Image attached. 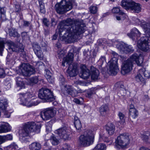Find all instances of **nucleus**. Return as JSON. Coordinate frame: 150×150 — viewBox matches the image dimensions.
Returning <instances> with one entry per match:
<instances>
[{
	"mask_svg": "<svg viewBox=\"0 0 150 150\" xmlns=\"http://www.w3.org/2000/svg\"><path fill=\"white\" fill-rule=\"evenodd\" d=\"M18 148V146L16 144L13 143L8 146L6 150H17Z\"/></svg>",
	"mask_w": 150,
	"mask_h": 150,
	"instance_id": "a19ab883",
	"label": "nucleus"
},
{
	"mask_svg": "<svg viewBox=\"0 0 150 150\" xmlns=\"http://www.w3.org/2000/svg\"><path fill=\"white\" fill-rule=\"evenodd\" d=\"M141 138L145 142H148L149 138H150V135L149 137L146 135L142 134L141 135Z\"/></svg>",
	"mask_w": 150,
	"mask_h": 150,
	"instance_id": "5fc2aeb1",
	"label": "nucleus"
},
{
	"mask_svg": "<svg viewBox=\"0 0 150 150\" xmlns=\"http://www.w3.org/2000/svg\"><path fill=\"white\" fill-rule=\"evenodd\" d=\"M138 112V111L136 109H132L129 111V117L131 120V119H134L137 117Z\"/></svg>",
	"mask_w": 150,
	"mask_h": 150,
	"instance_id": "7c9ffc66",
	"label": "nucleus"
},
{
	"mask_svg": "<svg viewBox=\"0 0 150 150\" xmlns=\"http://www.w3.org/2000/svg\"><path fill=\"white\" fill-rule=\"evenodd\" d=\"M90 75V73L89 70H86L84 71H81L79 74L80 76L83 79H87L88 78Z\"/></svg>",
	"mask_w": 150,
	"mask_h": 150,
	"instance_id": "473e14b6",
	"label": "nucleus"
},
{
	"mask_svg": "<svg viewBox=\"0 0 150 150\" xmlns=\"http://www.w3.org/2000/svg\"><path fill=\"white\" fill-rule=\"evenodd\" d=\"M112 12L113 13H119L120 16H116V18L117 20H122L126 18V14L122 11H121L118 7H115L113 8Z\"/></svg>",
	"mask_w": 150,
	"mask_h": 150,
	"instance_id": "aec40b11",
	"label": "nucleus"
},
{
	"mask_svg": "<svg viewBox=\"0 0 150 150\" xmlns=\"http://www.w3.org/2000/svg\"><path fill=\"white\" fill-rule=\"evenodd\" d=\"M141 33L136 28H132L130 33H128L127 35L132 40L137 39V38L139 37Z\"/></svg>",
	"mask_w": 150,
	"mask_h": 150,
	"instance_id": "412c9836",
	"label": "nucleus"
},
{
	"mask_svg": "<svg viewBox=\"0 0 150 150\" xmlns=\"http://www.w3.org/2000/svg\"><path fill=\"white\" fill-rule=\"evenodd\" d=\"M82 92V90H79V92H78L71 86L66 85L64 86V88L62 89L61 93L65 96L70 95L72 97H75L77 96L79 93Z\"/></svg>",
	"mask_w": 150,
	"mask_h": 150,
	"instance_id": "ddd939ff",
	"label": "nucleus"
},
{
	"mask_svg": "<svg viewBox=\"0 0 150 150\" xmlns=\"http://www.w3.org/2000/svg\"><path fill=\"white\" fill-rule=\"evenodd\" d=\"M38 97L45 102H50L54 101L55 98L53 93L47 88H42L38 92Z\"/></svg>",
	"mask_w": 150,
	"mask_h": 150,
	"instance_id": "423d86ee",
	"label": "nucleus"
},
{
	"mask_svg": "<svg viewBox=\"0 0 150 150\" xmlns=\"http://www.w3.org/2000/svg\"><path fill=\"white\" fill-rule=\"evenodd\" d=\"M6 74L3 68H0V78H3L5 77Z\"/></svg>",
	"mask_w": 150,
	"mask_h": 150,
	"instance_id": "4d7b16f0",
	"label": "nucleus"
},
{
	"mask_svg": "<svg viewBox=\"0 0 150 150\" xmlns=\"http://www.w3.org/2000/svg\"><path fill=\"white\" fill-rule=\"evenodd\" d=\"M20 70L22 74L25 76H30L34 74L35 72V69L28 64H23L20 67Z\"/></svg>",
	"mask_w": 150,
	"mask_h": 150,
	"instance_id": "4468645a",
	"label": "nucleus"
},
{
	"mask_svg": "<svg viewBox=\"0 0 150 150\" xmlns=\"http://www.w3.org/2000/svg\"><path fill=\"white\" fill-rule=\"evenodd\" d=\"M42 22L44 25L46 27H48L50 25L49 20L46 18L42 19Z\"/></svg>",
	"mask_w": 150,
	"mask_h": 150,
	"instance_id": "6e6d98bb",
	"label": "nucleus"
},
{
	"mask_svg": "<svg viewBox=\"0 0 150 150\" xmlns=\"http://www.w3.org/2000/svg\"><path fill=\"white\" fill-rule=\"evenodd\" d=\"M38 81V76H35L31 77L30 79V83L33 84L37 83Z\"/></svg>",
	"mask_w": 150,
	"mask_h": 150,
	"instance_id": "37998d69",
	"label": "nucleus"
},
{
	"mask_svg": "<svg viewBox=\"0 0 150 150\" xmlns=\"http://www.w3.org/2000/svg\"><path fill=\"white\" fill-rule=\"evenodd\" d=\"M9 50L13 52H15L17 51L18 47L12 41H10L8 42Z\"/></svg>",
	"mask_w": 150,
	"mask_h": 150,
	"instance_id": "72a5a7b5",
	"label": "nucleus"
},
{
	"mask_svg": "<svg viewBox=\"0 0 150 150\" xmlns=\"http://www.w3.org/2000/svg\"><path fill=\"white\" fill-rule=\"evenodd\" d=\"M135 78L136 80L138 82H141L142 83H145V79L143 78L140 74H138L136 76Z\"/></svg>",
	"mask_w": 150,
	"mask_h": 150,
	"instance_id": "ea45409f",
	"label": "nucleus"
},
{
	"mask_svg": "<svg viewBox=\"0 0 150 150\" xmlns=\"http://www.w3.org/2000/svg\"><path fill=\"white\" fill-rule=\"evenodd\" d=\"M41 147V144L37 142H33L29 145L30 150H40Z\"/></svg>",
	"mask_w": 150,
	"mask_h": 150,
	"instance_id": "bb28decb",
	"label": "nucleus"
},
{
	"mask_svg": "<svg viewBox=\"0 0 150 150\" xmlns=\"http://www.w3.org/2000/svg\"><path fill=\"white\" fill-rule=\"evenodd\" d=\"M6 10L5 9L4 7L1 8H0V14H4L6 13Z\"/></svg>",
	"mask_w": 150,
	"mask_h": 150,
	"instance_id": "69168bd1",
	"label": "nucleus"
},
{
	"mask_svg": "<svg viewBox=\"0 0 150 150\" xmlns=\"http://www.w3.org/2000/svg\"><path fill=\"white\" fill-rule=\"evenodd\" d=\"M4 142L7 140H11L12 139V136L10 134H7L5 136H3Z\"/></svg>",
	"mask_w": 150,
	"mask_h": 150,
	"instance_id": "864d4df0",
	"label": "nucleus"
},
{
	"mask_svg": "<svg viewBox=\"0 0 150 150\" xmlns=\"http://www.w3.org/2000/svg\"><path fill=\"white\" fill-rule=\"evenodd\" d=\"M11 129V127L8 123H4L0 126V133L9 132Z\"/></svg>",
	"mask_w": 150,
	"mask_h": 150,
	"instance_id": "b1692460",
	"label": "nucleus"
},
{
	"mask_svg": "<svg viewBox=\"0 0 150 150\" xmlns=\"http://www.w3.org/2000/svg\"><path fill=\"white\" fill-rule=\"evenodd\" d=\"M1 44H0V55L1 56L3 55V52L4 50V43L1 42Z\"/></svg>",
	"mask_w": 150,
	"mask_h": 150,
	"instance_id": "13d9d810",
	"label": "nucleus"
},
{
	"mask_svg": "<svg viewBox=\"0 0 150 150\" xmlns=\"http://www.w3.org/2000/svg\"><path fill=\"white\" fill-rule=\"evenodd\" d=\"M85 25L77 20L73 22L71 19L68 18L64 20L60 24L59 33L62 35L70 42H74L78 38V36L85 31Z\"/></svg>",
	"mask_w": 150,
	"mask_h": 150,
	"instance_id": "f257e3e1",
	"label": "nucleus"
},
{
	"mask_svg": "<svg viewBox=\"0 0 150 150\" xmlns=\"http://www.w3.org/2000/svg\"><path fill=\"white\" fill-rule=\"evenodd\" d=\"M139 150H150V149H149L147 147L142 146L139 148Z\"/></svg>",
	"mask_w": 150,
	"mask_h": 150,
	"instance_id": "774afa93",
	"label": "nucleus"
},
{
	"mask_svg": "<svg viewBox=\"0 0 150 150\" xmlns=\"http://www.w3.org/2000/svg\"><path fill=\"white\" fill-rule=\"evenodd\" d=\"M21 9L20 6L19 5H15V11L16 12H19L21 11Z\"/></svg>",
	"mask_w": 150,
	"mask_h": 150,
	"instance_id": "052dcab7",
	"label": "nucleus"
},
{
	"mask_svg": "<svg viewBox=\"0 0 150 150\" xmlns=\"http://www.w3.org/2000/svg\"><path fill=\"white\" fill-rule=\"evenodd\" d=\"M33 48L35 53L41 50L39 45L36 43L33 44Z\"/></svg>",
	"mask_w": 150,
	"mask_h": 150,
	"instance_id": "c03bdc74",
	"label": "nucleus"
},
{
	"mask_svg": "<svg viewBox=\"0 0 150 150\" xmlns=\"http://www.w3.org/2000/svg\"><path fill=\"white\" fill-rule=\"evenodd\" d=\"M144 76L147 78H149L150 77V72L148 71L145 70L144 72Z\"/></svg>",
	"mask_w": 150,
	"mask_h": 150,
	"instance_id": "bf43d9fd",
	"label": "nucleus"
},
{
	"mask_svg": "<svg viewBox=\"0 0 150 150\" xmlns=\"http://www.w3.org/2000/svg\"><path fill=\"white\" fill-rule=\"evenodd\" d=\"M91 77L93 80H96L98 78L99 72L98 70L94 68L93 67H91Z\"/></svg>",
	"mask_w": 150,
	"mask_h": 150,
	"instance_id": "393cba45",
	"label": "nucleus"
},
{
	"mask_svg": "<svg viewBox=\"0 0 150 150\" xmlns=\"http://www.w3.org/2000/svg\"><path fill=\"white\" fill-rule=\"evenodd\" d=\"M121 50L126 54L131 53L134 52V49L131 45L127 44H122L120 45Z\"/></svg>",
	"mask_w": 150,
	"mask_h": 150,
	"instance_id": "4be33fe9",
	"label": "nucleus"
},
{
	"mask_svg": "<svg viewBox=\"0 0 150 150\" xmlns=\"http://www.w3.org/2000/svg\"><path fill=\"white\" fill-rule=\"evenodd\" d=\"M80 68L81 69V72L85 70H88L86 68V66L85 65H81L80 67Z\"/></svg>",
	"mask_w": 150,
	"mask_h": 150,
	"instance_id": "0e129e2a",
	"label": "nucleus"
},
{
	"mask_svg": "<svg viewBox=\"0 0 150 150\" xmlns=\"http://www.w3.org/2000/svg\"><path fill=\"white\" fill-rule=\"evenodd\" d=\"M50 140L51 143L53 145H57L59 143V140L53 134H52L51 136Z\"/></svg>",
	"mask_w": 150,
	"mask_h": 150,
	"instance_id": "e433bc0d",
	"label": "nucleus"
},
{
	"mask_svg": "<svg viewBox=\"0 0 150 150\" xmlns=\"http://www.w3.org/2000/svg\"><path fill=\"white\" fill-rule=\"evenodd\" d=\"M74 1L71 0H62L59 4H56L55 6L57 13L63 14L71 10Z\"/></svg>",
	"mask_w": 150,
	"mask_h": 150,
	"instance_id": "20e7f679",
	"label": "nucleus"
},
{
	"mask_svg": "<svg viewBox=\"0 0 150 150\" xmlns=\"http://www.w3.org/2000/svg\"><path fill=\"white\" fill-rule=\"evenodd\" d=\"M74 52V49H71L67 55L63 59L62 62V65L63 66H65V64H69L70 63L72 62L74 59V54L73 52Z\"/></svg>",
	"mask_w": 150,
	"mask_h": 150,
	"instance_id": "6ab92c4d",
	"label": "nucleus"
},
{
	"mask_svg": "<svg viewBox=\"0 0 150 150\" xmlns=\"http://www.w3.org/2000/svg\"><path fill=\"white\" fill-rule=\"evenodd\" d=\"M23 26L25 27H29L31 28L32 27V25L30 22L23 20Z\"/></svg>",
	"mask_w": 150,
	"mask_h": 150,
	"instance_id": "3c124183",
	"label": "nucleus"
},
{
	"mask_svg": "<svg viewBox=\"0 0 150 150\" xmlns=\"http://www.w3.org/2000/svg\"><path fill=\"white\" fill-rule=\"evenodd\" d=\"M0 18L2 21H5L6 19L5 13L1 14Z\"/></svg>",
	"mask_w": 150,
	"mask_h": 150,
	"instance_id": "e2e57ef3",
	"label": "nucleus"
},
{
	"mask_svg": "<svg viewBox=\"0 0 150 150\" xmlns=\"http://www.w3.org/2000/svg\"><path fill=\"white\" fill-rule=\"evenodd\" d=\"M18 49H17V51H16V52H18L22 54L23 57L26 55V52L24 51V47L23 46L21 47H18Z\"/></svg>",
	"mask_w": 150,
	"mask_h": 150,
	"instance_id": "de8ad7c7",
	"label": "nucleus"
},
{
	"mask_svg": "<svg viewBox=\"0 0 150 150\" xmlns=\"http://www.w3.org/2000/svg\"><path fill=\"white\" fill-rule=\"evenodd\" d=\"M56 111L52 107L44 109L41 112L40 116L43 120H49L55 115Z\"/></svg>",
	"mask_w": 150,
	"mask_h": 150,
	"instance_id": "9b49d317",
	"label": "nucleus"
},
{
	"mask_svg": "<svg viewBox=\"0 0 150 150\" xmlns=\"http://www.w3.org/2000/svg\"><path fill=\"white\" fill-rule=\"evenodd\" d=\"M74 124L77 130L79 132L82 127L79 118L76 116L74 117Z\"/></svg>",
	"mask_w": 150,
	"mask_h": 150,
	"instance_id": "cd10ccee",
	"label": "nucleus"
},
{
	"mask_svg": "<svg viewBox=\"0 0 150 150\" xmlns=\"http://www.w3.org/2000/svg\"><path fill=\"white\" fill-rule=\"evenodd\" d=\"M60 150H74L70 145L65 144L63 145V147Z\"/></svg>",
	"mask_w": 150,
	"mask_h": 150,
	"instance_id": "09e8293b",
	"label": "nucleus"
},
{
	"mask_svg": "<svg viewBox=\"0 0 150 150\" xmlns=\"http://www.w3.org/2000/svg\"><path fill=\"white\" fill-rule=\"evenodd\" d=\"M19 95L21 99L22 100H24V102L21 103L23 105L30 107L36 105L39 103V102L38 100H31L30 101H28V99L30 98V96L29 93H20Z\"/></svg>",
	"mask_w": 150,
	"mask_h": 150,
	"instance_id": "1a4fd4ad",
	"label": "nucleus"
},
{
	"mask_svg": "<svg viewBox=\"0 0 150 150\" xmlns=\"http://www.w3.org/2000/svg\"><path fill=\"white\" fill-rule=\"evenodd\" d=\"M35 53L39 59L40 60H42L43 59L44 55L41 50Z\"/></svg>",
	"mask_w": 150,
	"mask_h": 150,
	"instance_id": "a18cd8bd",
	"label": "nucleus"
},
{
	"mask_svg": "<svg viewBox=\"0 0 150 150\" xmlns=\"http://www.w3.org/2000/svg\"><path fill=\"white\" fill-rule=\"evenodd\" d=\"M8 32L10 36L14 37H18L20 36L17 30L13 28H11L8 30Z\"/></svg>",
	"mask_w": 150,
	"mask_h": 150,
	"instance_id": "c756f323",
	"label": "nucleus"
},
{
	"mask_svg": "<svg viewBox=\"0 0 150 150\" xmlns=\"http://www.w3.org/2000/svg\"><path fill=\"white\" fill-rule=\"evenodd\" d=\"M148 38L146 35V37L141 38L138 41V47L142 51L146 52L150 51V40Z\"/></svg>",
	"mask_w": 150,
	"mask_h": 150,
	"instance_id": "9d476101",
	"label": "nucleus"
},
{
	"mask_svg": "<svg viewBox=\"0 0 150 150\" xmlns=\"http://www.w3.org/2000/svg\"><path fill=\"white\" fill-rule=\"evenodd\" d=\"M121 6L125 9H130L135 13H139L142 10L140 4L135 3L133 0H122Z\"/></svg>",
	"mask_w": 150,
	"mask_h": 150,
	"instance_id": "39448f33",
	"label": "nucleus"
},
{
	"mask_svg": "<svg viewBox=\"0 0 150 150\" xmlns=\"http://www.w3.org/2000/svg\"><path fill=\"white\" fill-rule=\"evenodd\" d=\"M45 77L47 80L49 82H52L51 81V77L52 74L50 71L48 69H46L45 70Z\"/></svg>",
	"mask_w": 150,
	"mask_h": 150,
	"instance_id": "58836bf2",
	"label": "nucleus"
},
{
	"mask_svg": "<svg viewBox=\"0 0 150 150\" xmlns=\"http://www.w3.org/2000/svg\"><path fill=\"white\" fill-rule=\"evenodd\" d=\"M41 127L36 125L33 122H28L23 127H21L19 131V134L20 137H25L28 135L30 132H40Z\"/></svg>",
	"mask_w": 150,
	"mask_h": 150,
	"instance_id": "f03ea898",
	"label": "nucleus"
},
{
	"mask_svg": "<svg viewBox=\"0 0 150 150\" xmlns=\"http://www.w3.org/2000/svg\"><path fill=\"white\" fill-rule=\"evenodd\" d=\"M59 81L62 85H64L65 82V80L64 77L62 76H61L59 78Z\"/></svg>",
	"mask_w": 150,
	"mask_h": 150,
	"instance_id": "680f3d73",
	"label": "nucleus"
},
{
	"mask_svg": "<svg viewBox=\"0 0 150 150\" xmlns=\"http://www.w3.org/2000/svg\"><path fill=\"white\" fill-rule=\"evenodd\" d=\"M105 56H102L98 61V66L102 67L105 61Z\"/></svg>",
	"mask_w": 150,
	"mask_h": 150,
	"instance_id": "79ce46f5",
	"label": "nucleus"
},
{
	"mask_svg": "<svg viewBox=\"0 0 150 150\" xmlns=\"http://www.w3.org/2000/svg\"><path fill=\"white\" fill-rule=\"evenodd\" d=\"M39 3V6L40 8V12L43 13H45V8L44 4L43 3V0H38Z\"/></svg>",
	"mask_w": 150,
	"mask_h": 150,
	"instance_id": "c9c22d12",
	"label": "nucleus"
},
{
	"mask_svg": "<svg viewBox=\"0 0 150 150\" xmlns=\"http://www.w3.org/2000/svg\"><path fill=\"white\" fill-rule=\"evenodd\" d=\"M105 128L108 134L112 135L114 134L115 130V127L113 124L108 123L105 126Z\"/></svg>",
	"mask_w": 150,
	"mask_h": 150,
	"instance_id": "a878e982",
	"label": "nucleus"
},
{
	"mask_svg": "<svg viewBox=\"0 0 150 150\" xmlns=\"http://www.w3.org/2000/svg\"><path fill=\"white\" fill-rule=\"evenodd\" d=\"M77 64L76 63L70 64L67 69V73L70 77H74L76 76L78 73L77 69Z\"/></svg>",
	"mask_w": 150,
	"mask_h": 150,
	"instance_id": "a211bd4d",
	"label": "nucleus"
},
{
	"mask_svg": "<svg viewBox=\"0 0 150 150\" xmlns=\"http://www.w3.org/2000/svg\"><path fill=\"white\" fill-rule=\"evenodd\" d=\"M57 134L61 139L64 140L68 139L70 135V130L66 127H64L57 129L56 131Z\"/></svg>",
	"mask_w": 150,
	"mask_h": 150,
	"instance_id": "2eb2a0df",
	"label": "nucleus"
},
{
	"mask_svg": "<svg viewBox=\"0 0 150 150\" xmlns=\"http://www.w3.org/2000/svg\"><path fill=\"white\" fill-rule=\"evenodd\" d=\"M89 9L90 13L93 14L96 13L98 11V8L96 6H91Z\"/></svg>",
	"mask_w": 150,
	"mask_h": 150,
	"instance_id": "49530a36",
	"label": "nucleus"
},
{
	"mask_svg": "<svg viewBox=\"0 0 150 150\" xmlns=\"http://www.w3.org/2000/svg\"><path fill=\"white\" fill-rule=\"evenodd\" d=\"M115 86L116 87L118 88L119 92L121 93H122V95H124V94L126 93V90L124 86L122 83L121 82H118L115 84Z\"/></svg>",
	"mask_w": 150,
	"mask_h": 150,
	"instance_id": "c85d7f7f",
	"label": "nucleus"
},
{
	"mask_svg": "<svg viewBox=\"0 0 150 150\" xmlns=\"http://www.w3.org/2000/svg\"><path fill=\"white\" fill-rule=\"evenodd\" d=\"M16 85L18 87H20V89L24 88L25 85L21 79L19 77H17L15 79Z\"/></svg>",
	"mask_w": 150,
	"mask_h": 150,
	"instance_id": "f704fd0d",
	"label": "nucleus"
},
{
	"mask_svg": "<svg viewBox=\"0 0 150 150\" xmlns=\"http://www.w3.org/2000/svg\"><path fill=\"white\" fill-rule=\"evenodd\" d=\"M95 93V92L94 90V89L93 88H92L88 89L87 91V94L89 98H90L91 95Z\"/></svg>",
	"mask_w": 150,
	"mask_h": 150,
	"instance_id": "8fccbe9b",
	"label": "nucleus"
},
{
	"mask_svg": "<svg viewBox=\"0 0 150 150\" xmlns=\"http://www.w3.org/2000/svg\"><path fill=\"white\" fill-rule=\"evenodd\" d=\"M140 54L134 53L132 54L129 59L132 61V64L135 61L138 66L142 65L143 62V58L142 57L140 56Z\"/></svg>",
	"mask_w": 150,
	"mask_h": 150,
	"instance_id": "f3484780",
	"label": "nucleus"
},
{
	"mask_svg": "<svg viewBox=\"0 0 150 150\" xmlns=\"http://www.w3.org/2000/svg\"><path fill=\"white\" fill-rule=\"evenodd\" d=\"M118 116L120 120H122L121 123H122L123 124L124 122V118L125 117V115L121 112H119L118 113Z\"/></svg>",
	"mask_w": 150,
	"mask_h": 150,
	"instance_id": "603ef678",
	"label": "nucleus"
},
{
	"mask_svg": "<svg viewBox=\"0 0 150 150\" xmlns=\"http://www.w3.org/2000/svg\"><path fill=\"white\" fill-rule=\"evenodd\" d=\"M106 146L104 144H98L94 149L93 150H106Z\"/></svg>",
	"mask_w": 150,
	"mask_h": 150,
	"instance_id": "4c0bfd02",
	"label": "nucleus"
},
{
	"mask_svg": "<svg viewBox=\"0 0 150 150\" xmlns=\"http://www.w3.org/2000/svg\"><path fill=\"white\" fill-rule=\"evenodd\" d=\"M112 58L108 62L109 64V70L110 73L111 75H115L117 74L118 71V68L117 64L118 54L112 51Z\"/></svg>",
	"mask_w": 150,
	"mask_h": 150,
	"instance_id": "6e6552de",
	"label": "nucleus"
},
{
	"mask_svg": "<svg viewBox=\"0 0 150 150\" xmlns=\"http://www.w3.org/2000/svg\"><path fill=\"white\" fill-rule=\"evenodd\" d=\"M133 64L132 61L128 59L124 61L122 67V74L123 75H125L129 73L132 69Z\"/></svg>",
	"mask_w": 150,
	"mask_h": 150,
	"instance_id": "dca6fc26",
	"label": "nucleus"
},
{
	"mask_svg": "<svg viewBox=\"0 0 150 150\" xmlns=\"http://www.w3.org/2000/svg\"><path fill=\"white\" fill-rule=\"evenodd\" d=\"M94 136L91 130L86 131L79 138V144L81 146L87 147L92 145L93 143Z\"/></svg>",
	"mask_w": 150,
	"mask_h": 150,
	"instance_id": "7ed1b4c3",
	"label": "nucleus"
},
{
	"mask_svg": "<svg viewBox=\"0 0 150 150\" xmlns=\"http://www.w3.org/2000/svg\"><path fill=\"white\" fill-rule=\"evenodd\" d=\"M109 110L108 106L106 105H102L99 108V111L101 115H105Z\"/></svg>",
	"mask_w": 150,
	"mask_h": 150,
	"instance_id": "2f4dec72",
	"label": "nucleus"
},
{
	"mask_svg": "<svg viewBox=\"0 0 150 150\" xmlns=\"http://www.w3.org/2000/svg\"><path fill=\"white\" fill-rule=\"evenodd\" d=\"M8 105L7 99L2 98H0V111L4 112V114L6 113L5 110Z\"/></svg>",
	"mask_w": 150,
	"mask_h": 150,
	"instance_id": "5701e85b",
	"label": "nucleus"
},
{
	"mask_svg": "<svg viewBox=\"0 0 150 150\" xmlns=\"http://www.w3.org/2000/svg\"><path fill=\"white\" fill-rule=\"evenodd\" d=\"M73 101L75 103H76L78 104H81L80 101L79 99L77 98H74L73 100Z\"/></svg>",
	"mask_w": 150,
	"mask_h": 150,
	"instance_id": "338daca9",
	"label": "nucleus"
},
{
	"mask_svg": "<svg viewBox=\"0 0 150 150\" xmlns=\"http://www.w3.org/2000/svg\"><path fill=\"white\" fill-rule=\"evenodd\" d=\"M133 20L135 23L140 25L142 28L146 35L150 37V25L149 24L143 20L140 21L139 19L135 17L133 18Z\"/></svg>",
	"mask_w": 150,
	"mask_h": 150,
	"instance_id": "f8f14e48",
	"label": "nucleus"
},
{
	"mask_svg": "<svg viewBox=\"0 0 150 150\" xmlns=\"http://www.w3.org/2000/svg\"><path fill=\"white\" fill-rule=\"evenodd\" d=\"M115 147L119 149L126 147L129 143L128 135L126 133H123L118 136L115 142Z\"/></svg>",
	"mask_w": 150,
	"mask_h": 150,
	"instance_id": "0eeeda50",
	"label": "nucleus"
}]
</instances>
